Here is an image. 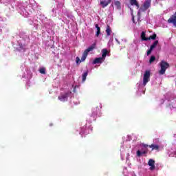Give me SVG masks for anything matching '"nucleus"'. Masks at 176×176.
Instances as JSON below:
<instances>
[{
  "label": "nucleus",
  "instance_id": "obj_1",
  "mask_svg": "<svg viewBox=\"0 0 176 176\" xmlns=\"http://www.w3.org/2000/svg\"><path fill=\"white\" fill-rule=\"evenodd\" d=\"M96 44L94 43L92 44L90 47H89L87 50H85L82 54V56L80 58L79 57L76 58V64H80V63H82V61H85L86 58H87V54H89V52H92V50H94L96 49Z\"/></svg>",
  "mask_w": 176,
  "mask_h": 176
},
{
  "label": "nucleus",
  "instance_id": "obj_2",
  "mask_svg": "<svg viewBox=\"0 0 176 176\" xmlns=\"http://www.w3.org/2000/svg\"><path fill=\"white\" fill-rule=\"evenodd\" d=\"M152 3L151 0H146L144 3H143L142 6H141L139 8V10L138 12V20L140 21L141 20V13L142 12H146L149 8H151V3Z\"/></svg>",
  "mask_w": 176,
  "mask_h": 176
},
{
  "label": "nucleus",
  "instance_id": "obj_3",
  "mask_svg": "<svg viewBox=\"0 0 176 176\" xmlns=\"http://www.w3.org/2000/svg\"><path fill=\"white\" fill-rule=\"evenodd\" d=\"M160 70L159 71L160 75H164L167 68H170V64L164 60H162L160 63Z\"/></svg>",
  "mask_w": 176,
  "mask_h": 176
},
{
  "label": "nucleus",
  "instance_id": "obj_4",
  "mask_svg": "<svg viewBox=\"0 0 176 176\" xmlns=\"http://www.w3.org/2000/svg\"><path fill=\"white\" fill-rule=\"evenodd\" d=\"M151 80V70H146L143 77V85L146 86V83Z\"/></svg>",
  "mask_w": 176,
  "mask_h": 176
},
{
  "label": "nucleus",
  "instance_id": "obj_5",
  "mask_svg": "<svg viewBox=\"0 0 176 176\" xmlns=\"http://www.w3.org/2000/svg\"><path fill=\"white\" fill-rule=\"evenodd\" d=\"M148 165L150 166L149 170H151V171H153V170L156 168V166H155V160L153 159L148 160Z\"/></svg>",
  "mask_w": 176,
  "mask_h": 176
},
{
  "label": "nucleus",
  "instance_id": "obj_6",
  "mask_svg": "<svg viewBox=\"0 0 176 176\" xmlns=\"http://www.w3.org/2000/svg\"><path fill=\"white\" fill-rule=\"evenodd\" d=\"M112 2V0H102L100 1V5L102 8V9L107 8L109 3Z\"/></svg>",
  "mask_w": 176,
  "mask_h": 176
},
{
  "label": "nucleus",
  "instance_id": "obj_7",
  "mask_svg": "<svg viewBox=\"0 0 176 176\" xmlns=\"http://www.w3.org/2000/svg\"><path fill=\"white\" fill-rule=\"evenodd\" d=\"M58 100L60 101H62L63 102H65L67 100H68V94H62L58 97Z\"/></svg>",
  "mask_w": 176,
  "mask_h": 176
},
{
  "label": "nucleus",
  "instance_id": "obj_8",
  "mask_svg": "<svg viewBox=\"0 0 176 176\" xmlns=\"http://www.w3.org/2000/svg\"><path fill=\"white\" fill-rule=\"evenodd\" d=\"M129 3L131 6H136L137 9H140V3L137 0H129Z\"/></svg>",
  "mask_w": 176,
  "mask_h": 176
},
{
  "label": "nucleus",
  "instance_id": "obj_9",
  "mask_svg": "<svg viewBox=\"0 0 176 176\" xmlns=\"http://www.w3.org/2000/svg\"><path fill=\"white\" fill-rule=\"evenodd\" d=\"M114 5L116 7V9L118 10H122V3L119 1H114Z\"/></svg>",
  "mask_w": 176,
  "mask_h": 176
},
{
  "label": "nucleus",
  "instance_id": "obj_10",
  "mask_svg": "<svg viewBox=\"0 0 176 176\" xmlns=\"http://www.w3.org/2000/svg\"><path fill=\"white\" fill-rule=\"evenodd\" d=\"M149 148H151V151H159V149H160V146L157 144H151L149 145Z\"/></svg>",
  "mask_w": 176,
  "mask_h": 176
},
{
  "label": "nucleus",
  "instance_id": "obj_11",
  "mask_svg": "<svg viewBox=\"0 0 176 176\" xmlns=\"http://www.w3.org/2000/svg\"><path fill=\"white\" fill-rule=\"evenodd\" d=\"M95 27L97 29V32L96 33V36H97V38H98V36H100V34H101V28H100V26H98V24H96Z\"/></svg>",
  "mask_w": 176,
  "mask_h": 176
},
{
  "label": "nucleus",
  "instance_id": "obj_12",
  "mask_svg": "<svg viewBox=\"0 0 176 176\" xmlns=\"http://www.w3.org/2000/svg\"><path fill=\"white\" fill-rule=\"evenodd\" d=\"M102 60H104L102 57L96 58L93 61V64H100L102 63Z\"/></svg>",
  "mask_w": 176,
  "mask_h": 176
},
{
  "label": "nucleus",
  "instance_id": "obj_13",
  "mask_svg": "<svg viewBox=\"0 0 176 176\" xmlns=\"http://www.w3.org/2000/svg\"><path fill=\"white\" fill-rule=\"evenodd\" d=\"M107 54H108V50L107 49H103L102 50V58L103 60L107 57Z\"/></svg>",
  "mask_w": 176,
  "mask_h": 176
},
{
  "label": "nucleus",
  "instance_id": "obj_14",
  "mask_svg": "<svg viewBox=\"0 0 176 176\" xmlns=\"http://www.w3.org/2000/svg\"><path fill=\"white\" fill-rule=\"evenodd\" d=\"M146 153H148V151H143L141 152V151L138 150V151H137V156H138V157H141V155H145V154H146Z\"/></svg>",
  "mask_w": 176,
  "mask_h": 176
},
{
  "label": "nucleus",
  "instance_id": "obj_15",
  "mask_svg": "<svg viewBox=\"0 0 176 176\" xmlns=\"http://www.w3.org/2000/svg\"><path fill=\"white\" fill-rule=\"evenodd\" d=\"M112 32V30L111 29V27L107 25V29H106V34L107 36H111V34Z\"/></svg>",
  "mask_w": 176,
  "mask_h": 176
},
{
  "label": "nucleus",
  "instance_id": "obj_16",
  "mask_svg": "<svg viewBox=\"0 0 176 176\" xmlns=\"http://www.w3.org/2000/svg\"><path fill=\"white\" fill-rule=\"evenodd\" d=\"M159 45V41L156 40L153 42V43L151 45L150 49H152L153 50L155 49Z\"/></svg>",
  "mask_w": 176,
  "mask_h": 176
},
{
  "label": "nucleus",
  "instance_id": "obj_17",
  "mask_svg": "<svg viewBox=\"0 0 176 176\" xmlns=\"http://www.w3.org/2000/svg\"><path fill=\"white\" fill-rule=\"evenodd\" d=\"M88 74L89 72H85L82 74V82H86V78H87Z\"/></svg>",
  "mask_w": 176,
  "mask_h": 176
},
{
  "label": "nucleus",
  "instance_id": "obj_18",
  "mask_svg": "<svg viewBox=\"0 0 176 176\" xmlns=\"http://www.w3.org/2000/svg\"><path fill=\"white\" fill-rule=\"evenodd\" d=\"M130 10L131 12L132 21L133 23H134V24H137V22H135V19H134V14H133L134 10L132 8H130Z\"/></svg>",
  "mask_w": 176,
  "mask_h": 176
},
{
  "label": "nucleus",
  "instance_id": "obj_19",
  "mask_svg": "<svg viewBox=\"0 0 176 176\" xmlns=\"http://www.w3.org/2000/svg\"><path fill=\"white\" fill-rule=\"evenodd\" d=\"M156 34H153V35L150 36L148 38V41H151V39H152L153 41H155V39H156Z\"/></svg>",
  "mask_w": 176,
  "mask_h": 176
},
{
  "label": "nucleus",
  "instance_id": "obj_20",
  "mask_svg": "<svg viewBox=\"0 0 176 176\" xmlns=\"http://www.w3.org/2000/svg\"><path fill=\"white\" fill-rule=\"evenodd\" d=\"M141 38L142 41H148V38L145 36V33L144 32H142Z\"/></svg>",
  "mask_w": 176,
  "mask_h": 176
},
{
  "label": "nucleus",
  "instance_id": "obj_21",
  "mask_svg": "<svg viewBox=\"0 0 176 176\" xmlns=\"http://www.w3.org/2000/svg\"><path fill=\"white\" fill-rule=\"evenodd\" d=\"M40 74H43V75L46 74V68L42 67L39 69Z\"/></svg>",
  "mask_w": 176,
  "mask_h": 176
},
{
  "label": "nucleus",
  "instance_id": "obj_22",
  "mask_svg": "<svg viewBox=\"0 0 176 176\" xmlns=\"http://www.w3.org/2000/svg\"><path fill=\"white\" fill-rule=\"evenodd\" d=\"M155 60H156V56H151V57L150 58V60H149L150 64H152V63H153V61H155Z\"/></svg>",
  "mask_w": 176,
  "mask_h": 176
},
{
  "label": "nucleus",
  "instance_id": "obj_23",
  "mask_svg": "<svg viewBox=\"0 0 176 176\" xmlns=\"http://www.w3.org/2000/svg\"><path fill=\"white\" fill-rule=\"evenodd\" d=\"M152 50L151 48H150L148 51H147V56H149V54H151V53H152Z\"/></svg>",
  "mask_w": 176,
  "mask_h": 176
},
{
  "label": "nucleus",
  "instance_id": "obj_24",
  "mask_svg": "<svg viewBox=\"0 0 176 176\" xmlns=\"http://www.w3.org/2000/svg\"><path fill=\"white\" fill-rule=\"evenodd\" d=\"M142 146H144V148H148V146H149V145L145 144H142Z\"/></svg>",
  "mask_w": 176,
  "mask_h": 176
},
{
  "label": "nucleus",
  "instance_id": "obj_25",
  "mask_svg": "<svg viewBox=\"0 0 176 176\" xmlns=\"http://www.w3.org/2000/svg\"><path fill=\"white\" fill-rule=\"evenodd\" d=\"M94 115H97V113L94 112Z\"/></svg>",
  "mask_w": 176,
  "mask_h": 176
},
{
  "label": "nucleus",
  "instance_id": "obj_26",
  "mask_svg": "<svg viewBox=\"0 0 176 176\" xmlns=\"http://www.w3.org/2000/svg\"><path fill=\"white\" fill-rule=\"evenodd\" d=\"M111 6L113 8V3L111 4Z\"/></svg>",
  "mask_w": 176,
  "mask_h": 176
}]
</instances>
